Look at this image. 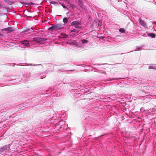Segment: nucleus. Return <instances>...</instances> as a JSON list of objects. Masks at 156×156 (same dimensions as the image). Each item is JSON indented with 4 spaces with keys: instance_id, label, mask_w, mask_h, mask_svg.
Masks as SVG:
<instances>
[{
    "instance_id": "nucleus-1",
    "label": "nucleus",
    "mask_w": 156,
    "mask_h": 156,
    "mask_svg": "<svg viewBox=\"0 0 156 156\" xmlns=\"http://www.w3.org/2000/svg\"><path fill=\"white\" fill-rule=\"evenodd\" d=\"M63 26L60 24H56L49 28L48 30L52 31L55 30H59L63 28Z\"/></svg>"
},
{
    "instance_id": "nucleus-2",
    "label": "nucleus",
    "mask_w": 156,
    "mask_h": 156,
    "mask_svg": "<svg viewBox=\"0 0 156 156\" xmlns=\"http://www.w3.org/2000/svg\"><path fill=\"white\" fill-rule=\"evenodd\" d=\"M33 40L38 43L43 44L44 41L47 40V39L44 38H39L37 37H34L33 38Z\"/></svg>"
},
{
    "instance_id": "nucleus-3",
    "label": "nucleus",
    "mask_w": 156,
    "mask_h": 156,
    "mask_svg": "<svg viewBox=\"0 0 156 156\" xmlns=\"http://www.w3.org/2000/svg\"><path fill=\"white\" fill-rule=\"evenodd\" d=\"M71 24L72 25L74 26L76 28L78 29H80L81 28V27L79 26L81 24L78 21H73Z\"/></svg>"
},
{
    "instance_id": "nucleus-4",
    "label": "nucleus",
    "mask_w": 156,
    "mask_h": 156,
    "mask_svg": "<svg viewBox=\"0 0 156 156\" xmlns=\"http://www.w3.org/2000/svg\"><path fill=\"white\" fill-rule=\"evenodd\" d=\"M21 43L23 45V46L26 47H29L30 46V44L29 41H27L25 40L24 41H21Z\"/></svg>"
},
{
    "instance_id": "nucleus-5",
    "label": "nucleus",
    "mask_w": 156,
    "mask_h": 156,
    "mask_svg": "<svg viewBox=\"0 0 156 156\" xmlns=\"http://www.w3.org/2000/svg\"><path fill=\"white\" fill-rule=\"evenodd\" d=\"M10 144L5 145L0 148V152H3L5 150H7L10 147Z\"/></svg>"
},
{
    "instance_id": "nucleus-6",
    "label": "nucleus",
    "mask_w": 156,
    "mask_h": 156,
    "mask_svg": "<svg viewBox=\"0 0 156 156\" xmlns=\"http://www.w3.org/2000/svg\"><path fill=\"white\" fill-rule=\"evenodd\" d=\"M139 20V23L141 25L145 28H146L147 27V25L144 20H142L141 19H140Z\"/></svg>"
},
{
    "instance_id": "nucleus-7",
    "label": "nucleus",
    "mask_w": 156,
    "mask_h": 156,
    "mask_svg": "<svg viewBox=\"0 0 156 156\" xmlns=\"http://www.w3.org/2000/svg\"><path fill=\"white\" fill-rule=\"evenodd\" d=\"M14 31V29L11 27L7 28V31L8 33Z\"/></svg>"
},
{
    "instance_id": "nucleus-8",
    "label": "nucleus",
    "mask_w": 156,
    "mask_h": 156,
    "mask_svg": "<svg viewBox=\"0 0 156 156\" xmlns=\"http://www.w3.org/2000/svg\"><path fill=\"white\" fill-rule=\"evenodd\" d=\"M148 36L151 37L152 38H154L156 36V35L155 34L152 33H149L147 34Z\"/></svg>"
},
{
    "instance_id": "nucleus-9",
    "label": "nucleus",
    "mask_w": 156,
    "mask_h": 156,
    "mask_svg": "<svg viewBox=\"0 0 156 156\" xmlns=\"http://www.w3.org/2000/svg\"><path fill=\"white\" fill-rule=\"evenodd\" d=\"M68 18L66 17L64 18L63 19V22L65 23H66L68 22Z\"/></svg>"
},
{
    "instance_id": "nucleus-10",
    "label": "nucleus",
    "mask_w": 156,
    "mask_h": 156,
    "mask_svg": "<svg viewBox=\"0 0 156 156\" xmlns=\"http://www.w3.org/2000/svg\"><path fill=\"white\" fill-rule=\"evenodd\" d=\"M119 31L122 33H125V30L124 28H121L119 30Z\"/></svg>"
},
{
    "instance_id": "nucleus-11",
    "label": "nucleus",
    "mask_w": 156,
    "mask_h": 156,
    "mask_svg": "<svg viewBox=\"0 0 156 156\" xmlns=\"http://www.w3.org/2000/svg\"><path fill=\"white\" fill-rule=\"evenodd\" d=\"M82 42L83 43L87 44L88 42V41L85 39H83L81 40Z\"/></svg>"
},
{
    "instance_id": "nucleus-12",
    "label": "nucleus",
    "mask_w": 156,
    "mask_h": 156,
    "mask_svg": "<svg viewBox=\"0 0 156 156\" xmlns=\"http://www.w3.org/2000/svg\"><path fill=\"white\" fill-rule=\"evenodd\" d=\"M79 5L80 6L82 7V2L81 1H80V0H79Z\"/></svg>"
},
{
    "instance_id": "nucleus-13",
    "label": "nucleus",
    "mask_w": 156,
    "mask_h": 156,
    "mask_svg": "<svg viewBox=\"0 0 156 156\" xmlns=\"http://www.w3.org/2000/svg\"><path fill=\"white\" fill-rule=\"evenodd\" d=\"M67 43L70 45L73 44H74V42H67Z\"/></svg>"
},
{
    "instance_id": "nucleus-14",
    "label": "nucleus",
    "mask_w": 156,
    "mask_h": 156,
    "mask_svg": "<svg viewBox=\"0 0 156 156\" xmlns=\"http://www.w3.org/2000/svg\"><path fill=\"white\" fill-rule=\"evenodd\" d=\"M62 6L64 8L66 9L67 8L65 6V5H64L63 4H62Z\"/></svg>"
},
{
    "instance_id": "nucleus-15",
    "label": "nucleus",
    "mask_w": 156,
    "mask_h": 156,
    "mask_svg": "<svg viewBox=\"0 0 156 156\" xmlns=\"http://www.w3.org/2000/svg\"><path fill=\"white\" fill-rule=\"evenodd\" d=\"M76 30H75V29H74L72 30H71V32H76Z\"/></svg>"
},
{
    "instance_id": "nucleus-16",
    "label": "nucleus",
    "mask_w": 156,
    "mask_h": 156,
    "mask_svg": "<svg viewBox=\"0 0 156 156\" xmlns=\"http://www.w3.org/2000/svg\"><path fill=\"white\" fill-rule=\"evenodd\" d=\"M2 30L5 31H7V28L3 29H2Z\"/></svg>"
},
{
    "instance_id": "nucleus-17",
    "label": "nucleus",
    "mask_w": 156,
    "mask_h": 156,
    "mask_svg": "<svg viewBox=\"0 0 156 156\" xmlns=\"http://www.w3.org/2000/svg\"><path fill=\"white\" fill-rule=\"evenodd\" d=\"M71 6L72 7L74 8L76 6L74 5H71Z\"/></svg>"
},
{
    "instance_id": "nucleus-18",
    "label": "nucleus",
    "mask_w": 156,
    "mask_h": 156,
    "mask_svg": "<svg viewBox=\"0 0 156 156\" xmlns=\"http://www.w3.org/2000/svg\"><path fill=\"white\" fill-rule=\"evenodd\" d=\"M33 4V3H32V2H31V3H30V4H31V5Z\"/></svg>"
},
{
    "instance_id": "nucleus-19",
    "label": "nucleus",
    "mask_w": 156,
    "mask_h": 156,
    "mask_svg": "<svg viewBox=\"0 0 156 156\" xmlns=\"http://www.w3.org/2000/svg\"><path fill=\"white\" fill-rule=\"evenodd\" d=\"M154 23L156 25V22H154Z\"/></svg>"
}]
</instances>
